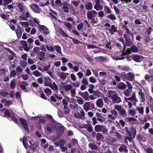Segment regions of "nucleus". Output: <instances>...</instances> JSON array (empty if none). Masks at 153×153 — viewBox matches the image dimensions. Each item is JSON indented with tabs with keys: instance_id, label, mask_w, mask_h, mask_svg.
<instances>
[{
	"instance_id": "nucleus-41",
	"label": "nucleus",
	"mask_w": 153,
	"mask_h": 153,
	"mask_svg": "<svg viewBox=\"0 0 153 153\" xmlns=\"http://www.w3.org/2000/svg\"><path fill=\"white\" fill-rule=\"evenodd\" d=\"M38 147V143H34L30 146V148L33 151L36 149Z\"/></svg>"
},
{
	"instance_id": "nucleus-11",
	"label": "nucleus",
	"mask_w": 153,
	"mask_h": 153,
	"mask_svg": "<svg viewBox=\"0 0 153 153\" xmlns=\"http://www.w3.org/2000/svg\"><path fill=\"white\" fill-rule=\"evenodd\" d=\"M45 129V132L47 133H51L53 130V126L50 124H48L47 125Z\"/></svg>"
},
{
	"instance_id": "nucleus-31",
	"label": "nucleus",
	"mask_w": 153,
	"mask_h": 153,
	"mask_svg": "<svg viewBox=\"0 0 153 153\" xmlns=\"http://www.w3.org/2000/svg\"><path fill=\"white\" fill-rule=\"evenodd\" d=\"M94 8L97 11H98L99 10H102L103 9L102 6L99 4H95L94 7Z\"/></svg>"
},
{
	"instance_id": "nucleus-12",
	"label": "nucleus",
	"mask_w": 153,
	"mask_h": 153,
	"mask_svg": "<svg viewBox=\"0 0 153 153\" xmlns=\"http://www.w3.org/2000/svg\"><path fill=\"white\" fill-rule=\"evenodd\" d=\"M131 129V130L130 132H129L128 135L133 138H134L136 135V129L135 127H132Z\"/></svg>"
},
{
	"instance_id": "nucleus-20",
	"label": "nucleus",
	"mask_w": 153,
	"mask_h": 153,
	"mask_svg": "<svg viewBox=\"0 0 153 153\" xmlns=\"http://www.w3.org/2000/svg\"><path fill=\"white\" fill-rule=\"evenodd\" d=\"M73 88V86L70 84L66 85L64 86V88L62 89L65 92H68L71 90Z\"/></svg>"
},
{
	"instance_id": "nucleus-2",
	"label": "nucleus",
	"mask_w": 153,
	"mask_h": 153,
	"mask_svg": "<svg viewBox=\"0 0 153 153\" xmlns=\"http://www.w3.org/2000/svg\"><path fill=\"white\" fill-rule=\"evenodd\" d=\"M97 14V13L95 10H92L88 11L87 13L88 19L91 20L92 22H95L96 21L94 18Z\"/></svg>"
},
{
	"instance_id": "nucleus-6",
	"label": "nucleus",
	"mask_w": 153,
	"mask_h": 153,
	"mask_svg": "<svg viewBox=\"0 0 153 153\" xmlns=\"http://www.w3.org/2000/svg\"><path fill=\"white\" fill-rule=\"evenodd\" d=\"M131 100L133 101V104L135 105L136 102L137 101L135 96V93L133 92L132 96L129 98H125V100L126 102H128V100Z\"/></svg>"
},
{
	"instance_id": "nucleus-8",
	"label": "nucleus",
	"mask_w": 153,
	"mask_h": 153,
	"mask_svg": "<svg viewBox=\"0 0 153 153\" xmlns=\"http://www.w3.org/2000/svg\"><path fill=\"white\" fill-rule=\"evenodd\" d=\"M19 120L24 128L27 131H29L28 125L26 120L22 118H20Z\"/></svg>"
},
{
	"instance_id": "nucleus-19",
	"label": "nucleus",
	"mask_w": 153,
	"mask_h": 153,
	"mask_svg": "<svg viewBox=\"0 0 153 153\" xmlns=\"http://www.w3.org/2000/svg\"><path fill=\"white\" fill-rule=\"evenodd\" d=\"M57 74L59 77L63 80H65L66 78L67 75L63 72H59Z\"/></svg>"
},
{
	"instance_id": "nucleus-34",
	"label": "nucleus",
	"mask_w": 153,
	"mask_h": 153,
	"mask_svg": "<svg viewBox=\"0 0 153 153\" xmlns=\"http://www.w3.org/2000/svg\"><path fill=\"white\" fill-rule=\"evenodd\" d=\"M144 107H137L136 110L138 111V113L142 115L144 113Z\"/></svg>"
},
{
	"instance_id": "nucleus-47",
	"label": "nucleus",
	"mask_w": 153,
	"mask_h": 153,
	"mask_svg": "<svg viewBox=\"0 0 153 153\" xmlns=\"http://www.w3.org/2000/svg\"><path fill=\"white\" fill-rule=\"evenodd\" d=\"M138 94L140 96L141 98L142 99V101L145 100V97L144 94L142 91L141 90H140L138 92Z\"/></svg>"
},
{
	"instance_id": "nucleus-21",
	"label": "nucleus",
	"mask_w": 153,
	"mask_h": 153,
	"mask_svg": "<svg viewBox=\"0 0 153 153\" xmlns=\"http://www.w3.org/2000/svg\"><path fill=\"white\" fill-rule=\"evenodd\" d=\"M68 101H69V99L68 97H65V98L62 100V102L63 107L67 106V105L68 104Z\"/></svg>"
},
{
	"instance_id": "nucleus-28",
	"label": "nucleus",
	"mask_w": 153,
	"mask_h": 153,
	"mask_svg": "<svg viewBox=\"0 0 153 153\" xmlns=\"http://www.w3.org/2000/svg\"><path fill=\"white\" fill-rule=\"evenodd\" d=\"M90 107V106L89 102H86L83 105V108L86 111H88Z\"/></svg>"
},
{
	"instance_id": "nucleus-43",
	"label": "nucleus",
	"mask_w": 153,
	"mask_h": 153,
	"mask_svg": "<svg viewBox=\"0 0 153 153\" xmlns=\"http://www.w3.org/2000/svg\"><path fill=\"white\" fill-rule=\"evenodd\" d=\"M128 114L132 116L135 115L136 112L135 110L130 109L127 111Z\"/></svg>"
},
{
	"instance_id": "nucleus-58",
	"label": "nucleus",
	"mask_w": 153,
	"mask_h": 153,
	"mask_svg": "<svg viewBox=\"0 0 153 153\" xmlns=\"http://www.w3.org/2000/svg\"><path fill=\"white\" fill-rule=\"evenodd\" d=\"M22 78L24 80H26L29 78L28 75L27 74H23L21 76Z\"/></svg>"
},
{
	"instance_id": "nucleus-32",
	"label": "nucleus",
	"mask_w": 153,
	"mask_h": 153,
	"mask_svg": "<svg viewBox=\"0 0 153 153\" xmlns=\"http://www.w3.org/2000/svg\"><path fill=\"white\" fill-rule=\"evenodd\" d=\"M124 94L126 96L128 97L132 93V90L126 89L123 91Z\"/></svg>"
},
{
	"instance_id": "nucleus-57",
	"label": "nucleus",
	"mask_w": 153,
	"mask_h": 153,
	"mask_svg": "<svg viewBox=\"0 0 153 153\" xmlns=\"http://www.w3.org/2000/svg\"><path fill=\"white\" fill-rule=\"evenodd\" d=\"M4 3L3 4V6L6 5L10 3L12 1V0H3Z\"/></svg>"
},
{
	"instance_id": "nucleus-56",
	"label": "nucleus",
	"mask_w": 153,
	"mask_h": 153,
	"mask_svg": "<svg viewBox=\"0 0 153 153\" xmlns=\"http://www.w3.org/2000/svg\"><path fill=\"white\" fill-rule=\"evenodd\" d=\"M88 92L85 93L82 96L87 101L89 100V98L88 97Z\"/></svg>"
},
{
	"instance_id": "nucleus-49",
	"label": "nucleus",
	"mask_w": 153,
	"mask_h": 153,
	"mask_svg": "<svg viewBox=\"0 0 153 153\" xmlns=\"http://www.w3.org/2000/svg\"><path fill=\"white\" fill-rule=\"evenodd\" d=\"M13 113L11 111H10L8 110H6L4 113V116H10V117L11 115V114H12Z\"/></svg>"
},
{
	"instance_id": "nucleus-35",
	"label": "nucleus",
	"mask_w": 153,
	"mask_h": 153,
	"mask_svg": "<svg viewBox=\"0 0 153 153\" xmlns=\"http://www.w3.org/2000/svg\"><path fill=\"white\" fill-rule=\"evenodd\" d=\"M104 11L105 13H111V10L108 7L105 6H104Z\"/></svg>"
},
{
	"instance_id": "nucleus-51",
	"label": "nucleus",
	"mask_w": 153,
	"mask_h": 153,
	"mask_svg": "<svg viewBox=\"0 0 153 153\" xmlns=\"http://www.w3.org/2000/svg\"><path fill=\"white\" fill-rule=\"evenodd\" d=\"M70 92L71 93V96L72 97H74L75 96L76 94V90L74 88H72L70 90Z\"/></svg>"
},
{
	"instance_id": "nucleus-62",
	"label": "nucleus",
	"mask_w": 153,
	"mask_h": 153,
	"mask_svg": "<svg viewBox=\"0 0 153 153\" xmlns=\"http://www.w3.org/2000/svg\"><path fill=\"white\" fill-rule=\"evenodd\" d=\"M71 3L74 5L75 7H77L80 3L79 1H72Z\"/></svg>"
},
{
	"instance_id": "nucleus-15",
	"label": "nucleus",
	"mask_w": 153,
	"mask_h": 153,
	"mask_svg": "<svg viewBox=\"0 0 153 153\" xmlns=\"http://www.w3.org/2000/svg\"><path fill=\"white\" fill-rule=\"evenodd\" d=\"M40 30H42L44 34H48L49 33L48 29L45 26L42 25L40 27Z\"/></svg>"
},
{
	"instance_id": "nucleus-37",
	"label": "nucleus",
	"mask_w": 153,
	"mask_h": 153,
	"mask_svg": "<svg viewBox=\"0 0 153 153\" xmlns=\"http://www.w3.org/2000/svg\"><path fill=\"white\" fill-rule=\"evenodd\" d=\"M17 6L20 12H21L23 11L25 12V11L24 10V6L21 3H18L17 4Z\"/></svg>"
},
{
	"instance_id": "nucleus-45",
	"label": "nucleus",
	"mask_w": 153,
	"mask_h": 153,
	"mask_svg": "<svg viewBox=\"0 0 153 153\" xmlns=\"http://www.w3.org/2000/svg\"><path fill=\"white\" fill-rule=\"evenodd\" d=\"M62 10L65 12L68 13L69 12L68 7L67 4H63L62 7Z\"/></svg>"
},
{
	"instance_id": "nucleus-22",
	"label": "nucleus",
	"mask_w": 153,
	"mask_h": 153,
	"mask_svg": "<svg viewBox=\"0 0 153 153\" xmlns=\"http://www.w3.org/2000/svg\"><path fill=\"white\" fill-rule=\"evenodd\" d=\"M108 30L109 32L111 34H113L114 32H116L117 31V27L115 25H112Z\"/></svg>"
},
{
	"instance_id": "nucleus-36",
	"label": "nucleus",
	"mask_w": 153,
	"mask_h": 153,
	"mask_svg": "<svg viewBox=\"0 0 153 153\" xmlns=\"http://www.w3.org/2000/svg\"><path fill=\"white\" fill-rule=\"evenodd\" d=\"M45 53L43 51H40L39 53V57L40 60H43L45 58Z\"/></svg>"
},
{
	"instance_id": "nucleus-52",
	"label": "nucleus",
	"mask_w": 153,
	"mask_h": 153,
	"mask_svg": "<svg viewBox=\"0 0 153 153\" xmlns=\"http://www.w3.org/2000/svg\"><path fill=\"white\" fill-rule=\"evenodd\" d=\"M114 108L119 112L123 108V107L121 105H115L114 106Z\"/></svg>"
},
{
	"instance_id": "nucleus-54",
	"label": "nucleus",
	"mask_w": 153,
	"mask_h": 153,
	"mask_svg": "<svg viewBox=\"0 0 153 153\" xmlns=\"http://www.w3.org/2000/svg\"><path fill=\"white\" fill-rule=\"evenodd\" d=\"M130 49L133 52L135 53L138 52V48L135 46H132L131 47Z\"/></svg>"
},
{
	"instance_id": "nucleus-25",
	"label": "nucleus",
	"mask_w": 153,
	"mask_h": 153,
	"mask_svg": "<svg viewBox=\"0 0 153 153\" xmlns=\"http://www.w3.org/2000/svg\"><path fill=\"white\" fill-rule=\"evenodd\" d=\"M54 48L57 53L61 54L62 56L61 51V48L59 45H55L54 46Z\"/></svg>"
},
{
	"instance_id": "nucleus-26",
	"label": "nucleus",
	"mask_w": 153,
	"mask_h": 153,
	"mask_svg": "<svg viewBox=\"0 0 153 153\" xmlns=\"http://www.w3.org/2000/svg\"><path fill=\"white\" fill-rule=\"evenodd\" d=\"M118 150L120 152L122 151H124L126 153H127L128 150L127 149L126 146L125 145H123L121 146L118 149Z\"/></svg>"
},
{
	"instance_id": "nucleus-17",
	"label": "nucleus",
	"mask_w": 153,
	"mask_h": 153,
	"mask_svg": "<svg viewBox=\"0 0 153 153\" xmlns=\"http://www.w3.org/2000/svg\"><path fill=\"white\" fill-rule=\"evenodd\" d=\"M97 106L100 108H102L103 106V101L101 98L98 99L96 103Z\"/></svg>"
},
{
	"instance_id": "nucleus-23",
	"label": "nucleus",
	"mask_w": 153,
	"mask_h": 153,
	"mask_svg": "<svg viewBox=\"0 0 153 153\" xmlns=\"http://www.w3.org/2000/svg\"><path fill=\"white\" fill-rule=\"evenodd\" d=\"M89 148L92 150H96L98 149V147L94 143H90L88 144Z\"/></svg>"
},
{
	"instance_id": "nucleus-33",
	"label": "nucleus",
	"mask_w": 153,
	"mask_h": 153,
	"mask_svg": "<svg viewBox=\"0 0 153 153\" xmlns=\"http://www.w3.org/2000/svg\"><path fill=\"white\" fill-rule=\"evenodd\" d=\"M33 74L36 77H38L42 76V74L39 72L38 70H36L33 71Z\"/></svg>"
},
{
	"instance_id": "nucleus-1",
	"label": "nucleus",
	"mask_w": 153,
	"mask_h": 153,
	"mask_svg": "<svg viewBox=\"0 0 153 153\" xmlns=\"http://www.w3.org/2000/svg\"><path fill=\"white\" fill-rule=\"evenodd\" d=\"M108 97L111 98L113 102L118 103L121 102L120 98L118 96L117 93L114 91L109 90L108 91Z\"/></svg>"
},
{
	"instance_id": "nucleus-46",
	"label": "nucleus",
	"mask_w": 153,
	"mask_h": 153,
	"mask_svg": "<svg viewBox=\"0 0 153 153\" xmlns=\"http://www.w3.org/2000/svg\"><path fill=\"white\" fill-rule=\"evenodd\" d=\"M46 47L47 48L48 51H54V47H53L52 46H51L50 45H46Z\"/></svg>"
},
{
	"instance_id": "nucleus-48",
	"label": "nucleus",
	"mask_w": 153,
	"mask_h": 153,
	"mask_svg": "<svg viewBox=\"0 0 153 153\" xmlns=\"http://www.w3.org/2000/svg\"><path fill=\"white\" fill-rule=\"evenodd\" d=\"M58 32L64 37L68 36V35L67 34L60 28L59 29Z\"/></svg>"
},
{
	"instance_id": "nucleus-50",
	"label": "nucleus",
	"mask_w": 153,
	"mask_h": 153,
	"mask_svg": "<svg viewBox=\"0 0 153 153\" xmlns=\"http://www.w3.org/2000/svg\"><path fill=\"white\" fill-rule=\"evenodd\" d=\"M19 65L22 67H25L27 64L26 62L24 60H22L19 62Z\"/></svg>"
},
{
	"instance_id": "nucleus-38",
	"label": "nucleus",
	"mask_w": 153,
	"mask_h": 153,
	"mask_svg": "<svg viewBox=\"0 0 153 153\" xmlns=\"http://www.w3.org/2000/svg\"><path fill=\"white\" fill-rule=\"evenodd\" d=\"M50 78L48 77H46L44 78V85L45 86H48L50 84L48 83Z\"/></svg>"
},
{
	"instance_id": "nucleus-44",
	"label": "nucleus",
	"mask_w": 153,
	"mask_h": 153,
	"mask_svg": "<svg viewBox=\"0 0 153 153\" xmlns=\"http://www.w3.org/2000/svg\"><path fill=\"white\" fill-rule=\"evenodd\" d=\"M97 60H100L103 62H107V58L103 56H99L96 58Z\"/></svg>"
},
{
	"instance_id": "nucleus-9",
	"label": "nucleus",
	"mask_w": 153,
	"mask_h": 153,
	"mask_svg": "<svg viewBox=\"0 0 153 153\" xmlns=\"http://www.w3.org/2000/svg\"><path fill=\"white\" fill-rule=\"evenodd\" d=\"M74 116L78 119H82L85 117V113L83 110L80 111V113L78 112L74 114Z\"/></svg>"
},
{
	"instance_id": "nucleus-10",
	"label": "nucleus",
	"mask_w": 153,
	"mask_h": 153,
	"mask_svg": "<svg viewBox=\"0 0 153 153\" xmlns=\"http://www.w3.org/2000/svg\"><path fill=\"white\" fill-rule=\"evenodd\" d=\"M20 43L25 51H28L30 50V48L27 46V44L26 41L22 40Z\"/></svg>"
},
{
	"instance_id": "nucleus-14",
	"label": "nucleus",
	"mask_w": 153,
	"mask_h": 153,
	"mask_svg": "<svg viewBox=\"0 0 153 153\" xmlns=\"http://www.w3.org/2000/svg\"><path fill=\"white\" fill-rule=\"evenodd\" d=\"M48 86L50 87L52 90L55 91L56 93L58 92V87L55 82H53L52 84H50Z\"/></svg>"
},
{
	"instance_id": "nucleus-5",
	"label": "nucleus",
	"mask_w": 153,
	"mask_h": 153,
	"mask_svg": "<svg viewBox=\"0 0 153 153\" xmlns=\"http://www.w3.org/2000/svg\"><path fill=\"white\" fill-rule=\"evenodd\" d=\"M91 135L92 137H95L97 140L98 141H100L104 138L103 136L100 133H96L95 132L93 131Z\"/></svg>"
},
{
	"instance_id": "nucleus-7",
	"label": "nucleus",
	"mask_w": 153,
	"mask_h": 153,
	"mask_svg": "<svg viewBox=\"0 0 153 153\" xmlns=\"http://www.w3.org/2000/svg\"><path fill=\"white\" fill-rule=\"evenodd\" d=\"M30 7L36 13H39L41 12L40 8L38 5L35 4H32L30 5Z\"/></svg>"
},
{
	"instance_id": "nucleus-29",
	"label": "nucleus",
	"mask_w": 153,
	"mask_h": 153,
	"mask_svg": "<svg viewBox=\"0 0 153 153\" xmlns=\"http://www.w3.org/2000/svg\"><path fill=\"white\" fill-rule=\"evenodd\" d=\"M85 7L87 10H91L93 8L92 3L91 2H88L85 5Z\"/></svg>"
},
{
	"instance_id": "nucleus-27",
	"label": "nucleus",
	"mask_w": 153,
	"mask_h": 153,
	"mask_svg": "<svg viewBox=\"0 0 153 153\" xmlns=\"http://www.w3.org/2000/svg\"><path fill=\"white\" fill-rule=\"evenodd\" d=\"M16 32L17 37L19 38H20L22 33L21 31V28L18 27L16 30Z\"/></svg>"
},
{
	"instance_id": "nucleus-30",
	"label": "nucleus",
	"mask_w": 153,
	"mask_h": 153,
	"mask_svg": "<svg viewBox=\"0 0 153 153\" xmlns=\"http://www.w3.org/2000/svg\"><path fill=\"white\" fill-rule=\"evenodd\" d=\"M118 113L120 115L122 116L123 117H125L126 115V111L123 108L121 110L118 112Z\"/></svg>"
},
{
	"instance_id": "nucleus-60",
	"label": "nucleus",
	"mask_w": 153,
	"mask_h": 153,
	"mask_svg": "<svg viewBox=\"0 0 153 153\" xmlns=\"http://www.w3.org/2000/svg\"><path fill=\"white\" fill-rule=\"evenodd\" d=\"M10 115V117L11 118V119L13 120L17 124L18 123V122L17 121V120L16 118L14 117V116L13 113L12 114H11Z\"/></svg>"
},
{
	"instance_id": "nucleus-4",
	"label": "nucleus",
	"mask_w": 153,
	"mask_h": 153,
	"mask_svg": "<svg viewBox=\"0 0 153 153\" xmlns=\"http://www.w3.org/2000/svg\"><path fill=\"white\" fill-rule=\"evenodd\" d=\"M110 114H108L107 117L111 120H114L117 118L118 114L117 112L114 109H111L110 111Z\"/></svg>"
},
{
	"instance_id": "nucleus-39",
	"label": "nucleus",
	"mask_w": 153,
	"mask_h": 153,
	"mask_svg": "<svg viewBox=\"0 0 153 153\" xmlns=\"http://www.w3.org/2000/svg\"><path fill=\"white\" fill-rule=\"evenodd\" d=\"M44 91L46 95L48 96L52 94V91L51 89L48 88H47L44 89Z\"/></svg>"
},
{
	"instance_id": "nucleus-18",
	"label": "nucleus",
	"mask_w": 153,
	"mask_h": 153,
	"mask_svg": "<svg viewBox=\"0 0 153 153\" xmlns=\"http://www.w3.org/2000/svg\"><path fill=\"white\" fill-rule=\"evenodd\" d=\"M135 77L134 74L130 72L127 73L126 75V77L129 80L132 81Z\"/></svg>"
},
{
	"instance_id": "nucleus-64",
	"label": "nucleus",
	"mask_w": 153,
	"mask_h": 153,
	"mask_svg": "<svg viewBox=\"0 0 153 153\" xmlns=\"http://www.w3.org/2000/svg\"><path fill=\"white\" fill-rule=\"evenodd\" d=\"M82 83L83 84L85 85H87L88 84V82L87 79L85 78H83L82 80Z\"/></svg>"
},
{
	"instance_id": "nucleus-13",
	"label": "nucleus",
	"mask_w": 153,
	"mask_h": 153,
	"mask_svg": "<svg viewBox=\"0 0 153 153\" xmlns=\"http://www.w3.org/2000/svg\"><path fill=\"white\" fill-rule=\"evenodd\" d=\"M65 142V140L63 139H61L58 142H55V144L56 147L59 146L60 147H62L64 146Z\"/></svg>"
},
{
	"instance_id": "nucleus-24",
	"label": "nucleus",
	"mask_w": 153,
	"mask_h": 153,
	"mask_svg": "<svg viewBox=\"0 0 153 153\" xmlns=\"http://www.w3.org/2000/svg\"><path fill=\"white\" fill-rule=\"evenodd\" d=\"M63 25L69 30H71L72 28V25L71 23H69L67 22H63Z\"/></svg>"
},
{
	"instance_id": "nucleus-61",
	"label": "nucleus",
	"mask_w": 153,
	"mask_h": 153,
	"mask_svg": "<svg viewBox=\"0 0 153 153\" xmlns=\"http://www.w3.org/2000/svg\"><path fill=\"white\" fill-rule=\"evenodd\" d=\"M10 52L12 54V55H9L8 59H9V60H12L14 58V57L15 56V54L14 53L13 51H11V50H10Z\"/></svg>"
},
{
	"instance_id": "nucleus-16",
	"label": "nucleus",
	"mask_w": 153,
	"mask_h": 153,
	"mask_svg": "<svg viewBox=\"0 0 153 153\" xmlns=\"http://www.w3.org/2000/svg\"><path fill=\"white\" fill-rule=\"evenodd\" d=\"M28 85V83H27V82L23 81L22 82V84L21 85L20 88L22 90H25V91H27L26 90L27 89V86Z\"/></svg>"
},
{
	"instance_id": "nucleus-40",
	"label": "nucleus",
	"mask_w": 153,
	"mask_h": 153,
	"mask_svg": "<svg viewBox=\"0 0 153 153\" xmlns=\"http://www.w3.org/2000/svg\"><path fill=\"white\" fill-rule=\"evenodd\" d=\"M63 110H64V113L65 114H70L71 111V109L70 108H68L67 106L64 107L63 108Z\"/></svg>"
},
{
	"instance_id": "nucleus-59",
	"label": "nucleus",
	"mask_w": 153,
	"mask_h": 153,
	"mask_svg": "<svg viewBox=\"0 0 153 153\" xmlns=\"http://www.w3.org/2000/svg\"><path fill=\"white\" fill-rule=\"evenodd\" d=\"M20 24L25 27H27L29 25L27 22H20Z\"/></svg>"
},
{
	"instance_id": "nucleus-3",
	"label": "nucleus",
	"mask_w": 153,
	"mask_h": 153,
	"mask_svg": "<svg viewBox=\"0 0 153 153\" xmlns=\"http://www.w3.org/2000/svg\"><path fill=\"white\" fill-rule=\"evenodd\" d=\"M94 129L95 131L99 132L102 131L103 134H107L108 132V129L106 128L105 126L97 125L95 126Z\"/></svg>"
},
{
	"instance_id": "nucleus-55",
	"label": "nucleus",
	"mask_w": 153,
	"mask_h": 153,
	"mask_svg": "<svg viewBox=\"0 0 153 153\" xmlns=\"http://www.w3.org/2000/svg\"><path fill=\"white\" fill-rule=\"evenodd\" d=\"M55 3L58 7H61L62 5V3L60 0H56L55 1Z\"/></svg>"
},
{
	"instance_id": "nucleus-63",
	"label": "nucleus",
	"mask_w": 153,
	"mask_h": 153,
	"mask_svg": "<svg viewBox=\"0 0 153 153\" xmlns=\"http://www.w3.org/2000/svg\"><path fill=\"white\" fill-rule=\"evenodd\" d=\"M107 17L112 20H114L116 19L114 15L113 14L108 15Z\"/></svg>"
},
{
	"instance_id": "nucleus-53",
	"label": "nucleus",
	"mask_w": 153,
	"mask_h": 153,
	"mask_svg": "<svg viewBox=\"0 0 153 153\" xmlns=\"http://www.w3.org/2000/svg\"><path fill=\"white\" fill-rule=\"evenodd\" d=\"M133 59L136 62H139L140 57L138 55H134L132 57Z\"/></svg>"
},
{
	"instance_id": "nucleus-42",
	"label": "nucleus",
	"mask_w": 153,
	"mask_h": 153,
	"mask_svg": "<svg viewBox=\"0 0 153 153\" xmlns=\"http://www.w3.org/2000/svg\"><path fill=\"white\" fill-rule=\"evenodd\" d=\"M87 130L90 132H92L93 131V128L92 125L90 124H88L86 126Z\"/></svg>"
}]
</instances>
